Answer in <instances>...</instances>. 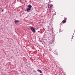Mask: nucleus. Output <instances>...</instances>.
Wrapping results in <instances>:
<instances>
[{"mask_svg": "<svg viewBox=\"0 0 75 75\" xmlns=\"http://www.w3.org/2000/svg\"><path fill=\"white\" fill-rule=\"evenodd\" d=\"M30 30L33 33H35V29L33 27L30 26Z\"/></svg>", "mask_w": 75, "mask_h": 75, "instance_id": "obj_1", "label": "nucleus"}, {"mask_svg": "<svg viewBox=\"0 0 75 75\" xmlns=\"http://www.w3.org/2000/svg\"><path fill=\"white\" fill-rule=\"evenodd\" d=\"M52 7H53V5H48V8H51Z\"/></svg>", "mask_w": 75, "mask_h": 75, "instance_id": "obj_2", "label": "nucleus"}, {"mask_svg": "<svg viewBox=\"0 0 75 75\" xmlns=\"http://www.w3.org/2000/svg\"><path fill=\"white\" fill-rule=\"evenodd\" d=\"M31 8H27L26 9V11H30L29 10H31Z\"/></svg>", "mask_w": 75, "mask_h": 75, "instance_id": "obj_3", "label": "nucleus"}, {"mask_svg": "<svg viewBox=\"0 0 75 75\" xmlns=\"http://www.w3.org/2000/svg\"><path fill=\"white\" fill-rule=\"evenodd\" d=\"M66 22H67V21H66V20H63L62 21V23H63V24L65 23Z\"/></svg>", "mask_w": 75, "mask_h": 75, "instance_id": "obj_4", "label": "nucleus"}, {"mask_svg": "<svg viewBox=\"0 0 75 75\" xmlns=\"http://www.w3.org/2000/svg\"><path fill=\"white\" fill-rule=\"evenodd\" d=\"M15 22L16 23H19V21H18V20H15Z\"/></svg>", "mask_w": 75, "mask_h": 75, "instance_id": "obj_5", "label": "nucleus"}, {"mask_svg": "<svg viewBox=\"0 0 75 75\" xmlns=\"http://www.w3.org/2000/svg\"><path fill=\"white\" fill-rule=\"evenodd\" d=\"M28 8H31L32 7V6H31V5H28Z\"/></svg>", "mask_w": 75, "mask_h": 75, "instance_id": "obj_6", "label": "nucleus"}, {"mask_svg": "<svg viewBox=\"0 0 75 75\" xmlns=\"http://www.w3.org/2000/svg\"><path fill=\"white\" fill-rule=\"evenodd\" d=\"M37 71L38 72H40V73H42V71H41L40 70L38 69L37 70Z\"/></svg>", "mask_w": 75, "mask_h": 75, "instance_id": "obj_7", "label": "nucleus"}, {"mask_svg": "<svg viewBox=\"0 0 75 75\" xmlns=\"http://www.w3.org/2000/svg\"><path fill=\"white\" fill-rule=\"evenodd\" d=\"M65 20H67V18H64Z\"/></svg>", "mask_w": 75, "mask_h": 75, "instance_id": "obj_8", "label": "nucleus"}]
</instances>
